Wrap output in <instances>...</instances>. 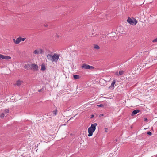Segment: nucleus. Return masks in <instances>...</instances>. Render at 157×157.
Instances as JSON below:
<instances>
[{
  "label": "nucleus",
  "mask_w": 157,
  "mask_h": 157,
  "mask_svg": "<svg viewBox=\"0 0 157 157\" xmlns=\"http://www.w3.org/2000/svg\"><path fill=\"white\" fill-rule=\"evenodd\" d=\"M4 114H3V113H2V114L1 115L0 117H1V118H2L4 117Z\"/></svg>",
  "instance_id": "b1692460"
},
{
  "label": "nucleus",
  "mask_w": 157,
  "mask_h": 157,
  "mask_svg": "<svg viewBox=\"0 0 157 157\" xmlns=\"http://www.w3.org/2000/svg\"><path fill=\"white\" fill-rule=\"evenodd\" d=\"M94 117V115H92L91 116V118H92Z\"/></svg>",
  "instance_id": "c85d7f7f"
},
{
  "label": "nucleus",
  "mask_w": 157,
  "mask_h": 157,
  "mask_svg": "<svg viewBox=\"0 0 157 157\" xmlns=\"http://www.w3.org/2000/svg\"><path fill=\"white\" fill-rule=\"evenodd\" d=\"M55 36H56L58 38H59L61 36L60 35H59L57 34H56Z\"/></svg>",
  "instance_id": "aec40b11"
},
{
  "label": "nucleus",
  "mask_w": 157,
  "mask_h": 157,
  "mask_svg": "<svg viewBox=\"0 0 157 157\" xmlns=\"http://www.w3.org/2000/svg\"><path fill=\"white\" fill-rule=\"evenodd\" d=\"M69 121V120H68L67 121V122H68V121Z\"/></svg>",
  "instance_id": "58836bf2"
},
{
  "label": "nucleus",
  "mask_w": 157,
  "mask_h": 157,
  "mask_svg": "<svg viewBox=\"0 0 157 157\" xmlns=\"http://www.w3.org/2000/svg\"><path fill=\"white\" fill-rule=\"evenodd\" d=\"M57 110L56 109L53 112V113L54 116H56L57 114Z\"/></svg>",
  "instance_id": "dca6fc26"
},
{
  "label": "nucleus",
  "mask_w": 157,
  "mask_h": 157,
  "mask_svg": "<svg viewBox=\"0 0 157 157\" xmlns=\"http://www.w3.org/2000/svg\"><path fill=\"white\" fill-rule=\"evenodd\" d=\"M69 121V120H68L67 121V122H68V121Z\"/></svg>",
  "instance_id": "ea45409f"
},
{
  "label": "nucleus",
  "mask_w": 157,
  "mask_h": 157,
  "mask_svg": "<svg viewBox=\"0 0 157 157\" xmlns=\"http://www.w3.org/2000/svg\"><path fill=\"white\" fill-rule=\"evenodd\" d=\"M44 52V51L42 49H38L35 50L33 52V53L35 54H39L40 53L42 54Z\"/></svg>",
  "instance_id": "1a4fd4ad"
},
{
  "label": "nucleus",
  "mask_w": 157,
  "mask_h": 157,
  "mask_svg": "<svg viewBox=\"0 0 157 157\" xmlns=\"http://www.w3.org/2000/svg\"><path fill=\"white\" fill-rule=\"evenodd\" d=\"M3 59L8 60L11 59V57L3 55L0 54V59Z\"/></svg>",
  "instance_id": "6e6552de"
},
{
  "label": "nucleus",
  "mask_w": 157,
  "mask_h": 157,
  "mask_svg": "<svg viewBox=\"0 0 157 157\" xmlns=\"http://www.w3.org/2000/svg\"><path fill=\"white\" fill-rule=\"evenodd\" d=\"M23 83V81L18 80L16 82V85L17 86H20Z\"/></svg>",
  "instance_id": "f8f14e48"
},
{
  "label": "nucleus",
  "mask_w": 157,
  "mask_h": 157,
  "mask_svg": "<svg viewBox=\"0 0 157 157\" xmlns=\"http://www.w3.org/2000/svg\"><path fill=\"white\" fill-rule=\"evenodd\" d=\"M28 66H29L28 65V64L27 65H25L24 66V68L27 69L28 68Z\"/></svg>",
  "instance_id": "393cba45"
},
{
  "label": "nucleus",
  "mask_w": 157,
  "mask_h": 157,
  "mask_svg": "<svg viewBox=\"0 0 157 157\" xmlns=\"http://www.w3.org/2000/svg\"><path fill=\"white\" fill-rule=\"evenodd\" d=\"M73 118V117H71L70 119L69 120H71V119H72V118Z\"/></svg>",
  "instance_id": "f704fd0d"
},
{
  "label": "nucleus",
  "mask_w": 157,
  "mask_h": 157,
  "mask_svg": "<svg viewBox=\"0 0 157 157\" xmlns=\"http://www.w3.org/2000/svg\"><path fill=\"white\" fill-rule=\"evenodd\" d=\"M152 42H157V37L156 38H155V39H154V40H153Z\"/></svg>",
  "instance_id": "4be33fe9"
},
{
  "label": "nucleus",
  "mask_w": 157,
  "mask_h": 157,
  "mask_svg": "<svg viewBox=\"0 0 157 157\" xmlns=\"http://www.w3.org/2000/svg\"><path fill=\"white\" fill-rule=\"evenodd\" d=\"M69 121V120H68L67 121V122H68V121Z\"/></svg>",
  "instance_id": "4c0bfd02"
},
{
  "label": "nucleus",
  "mask_w": 157,
  "mask_h": 157,
  "mask_svg": "<svg viewBox=\"0 0 157 157\" xmlns=\"http://www.w3.org/2000/svg\"><path fill=\"white\" fill-rule=\"evenodd\" d=\"M97 106H99V107H102L103 106V105L102 104H100V105H98Z\"/></svg>",
  "instance_id": "a878e982"
},
{
  "label": "nucleus",
  "mask_w": 157,
  "mask_h": 157,
  "mask_svg": "<svg viewBox=\"0 0 157 157\" xmlns=\"http://www.w3.org/2000/svg\"><path fill=\"white\" fill-rule=\"evenodd\" d=\"M94 48L97 50H98L100 49V47L97 44H94Z\"/></svg>",
  "instance_id": "ddd939ff"
},
{
  "label": "nucleus",
  "mask_w": 157,
  "mask_h": 157,
  "mask_svg": "<svg viewBox=\"0 0 157 157\" xmlns=\"http://www.w3.org/2000/svg\"><path fill=\"white\" fill-rule=\"evenodd\" d=\"M114 88V84H111V86L109 87V88H112V89H113Z\"/></svg>",
  "instance_id": "f3484780"
},
{
  "label": "nucleus",
  "mask_w": 157,
  "mask_h": 157,
  "mask_svg": "<svg viewBox=\"0 0 157 157\" xmlns=\"http://www.w3.org/2000/svg\"><path fill=\"white\" fill-rule=\"evenodd\" d=\"M137 21L136 19L133 17L131 18L128 17V23L132 25H135L137 23Z\"/></svg>",
  "instance_id": "7ed1b4c3"
},
{
  "label": "nucleus",
  "mask_w": 157,
  "mask_h": 157,
  "mask_svg": "<svg viewBox=\"0 0 157 157\" xmlns=\"http://www.w3.org/2000/svg\"><path fill=\"white\" fill-rule=\"evenodd\" d=\"M127 21L128 22V19L127 20Z\"/></svg>",
  "instance_id": "e433bc0d"
},
{
  "label": "nucleus",
  "mask_w": 157,
  "mask_h": 157,
  "mask_svg": "<svg viewBox=\"0 0 157 157\" xmlns=\"http://www.w3.org/2000/svg\"><path fill=\"white\" fill-rule=\"evenodd\" d=\"M105 37V35H102V37L103 38H104Z\"/></svg>",
  "instance_id": "7c9ffc66"
},
{
  "label": "nucleus",
  "mask_w": 157,
  "mask_h": 157,
  "mask_svg": "<svg viewBox=\"0 0 157 157\" xmlns=\"http://www.w3.org/2000/svg\"><path fill=\"white\" fill-rule=\"evenodd\" d=\"M28 65L33 71H37L38 70V66L36 64L33 63L28 64Z\"/></svg>",
  "instance_id": "20e7f679"
},
{
  "label": "nucleus",
  "mask_w": 157,
  "mask_h": 157,
  "mask_svg": "<svg viewBox=\"0 0 157 157\" xmlns=\"http://www.w3.org/2000/svg\"><path fill=\"white\" fill-rule=\"evenodd\" d=\"M124 71H120L119 72V74L120 75H122L124 73Z\"/></svg>",
  "instance_id": "a211bd4d"
},
{
  "label": "nucleus",
  "mask_w": 157,
  "mask_h": 157,
  "mask_svg": "<svg viewBox=\"0 0 157 157\" xmlns=\"http://www.w3.org/2000/svg\"><path fill=\"white\" fill-rule=\"evenodd\" d=\"M147 134L148 135H150V136H151V135H152V133H151V132H150V131L148 132L147 133Z\"/></svg>",
  "instance_id": "5701e85b"
},
{
  "label": "nucleus",
  "mask_w": 157,
  "mask_h": 157,
  "mask_svg": "<svg viewBox=\"0 0 157 157\" xmlns=\"http://www.w3.org/2000/svg\"><path fill=\"white\" fill-rule=\"evenodd\" d=\"M146 64H148L152 62V58L151 56H147L145 59Z\"/></svg>",
  "instance_id": "0eeeda50"
},
{
  "label": "nucleus",
  "mask_w": 157,
  "mask_h": 157,
  "mask_svg": "<svg viewBox=\"0 0 157 157\" xmlns=\"http://www.w3.org/2000/svg\"><path fill=\"white\" fill-rule=\"evenodd\" d=\"M44 25L45 26H46V25Z\"/></svg>",
  "instance_id": "c9c22d12"
},
{
  "label": "nucleus",
  "mask_w": 157,
  "mask_h": 157,
  "mask_svg": "<svg viewBox=\"0 0 157 157\" xmlns=\"http://www.w3.org/2000/svg\"><path fill=\"white\" fill-rule=\"evenodd\" d=\"M73 77L75 79H78L80 78V76L78 75H73Z\"/></svg>",
  "instance_id": "2eb2a0df"
},
{
  "label": "nucleus",
  "mask_w": 157,
  "mask_h": 157,
  "mask_svg": "<svg viewBox=\"0 0 157 157\" xmlns=\"http://www.w3.org/2000/svg\"><path fill=\"white\" fill-rule=\"evenodd\" d=\"M5 112L6 114L8 113H9V110L8 109H6L5 110Z\"/></svg>",
  "instance_id": "6ab92c4d"
},
{
  "label": "nucleus",
  "mask_w": 157,
  "mask_h": 157,
  "mask_svg": "<svg viewBox=\"0 0 157 157\" xmlns=\"http://www.w3.org/2000/svg\"><path fill=\"white\" fill-rule=\"evenodd\" d=\"M116 31L121 34H126V32L124 30V28L122 26H120L118 27Z\"/></svg>",
  "instance_id": "39448f33"
},
{
  "label": "nucleus",
  "mask_w": 157,
  "mask_h": 157,
  "mask_svg": "<svg viewBox=\"0 0 157 157\" xmlns=\"http://www.w3.org/2000/svg\"><path fill=\"white\" fill-rule=\"evenodd\" d=\"M13 40L15 44H18L21 41L20 37H19L15 40L14 39H13Z\"/></svg>",
  "instance_id": "9d476101"
},
{
  "label": "nucleus",
  "mask_w": 157,
  "mask_h": 157,
  "mask_svg": "<svg viewBox=\"0 0 157 157\" xmlns=\"http://www.w3.org/2000/svg\"><path fill=\"white\" fill-rule=\"evenodd\" d=\"M47 57L49 61L57 63L59 59V55L57 53H54L53 55L48 54L47 55Z\"/></svg>",
  "instance_id": "f257e3e1"
},
{
  "label": "nucleus",
  "mask_w": 157,
  "mask_h": 157,
  "mask_svg": "<svg viewBox=\"0 0 157 157\" xmlns=\"http://www.w3.org/2000/svg\"><path fill=\"white\" fill-rule=\"evenodd\" d=\"M46 69L45 66L43 64L41 65V70L42 71H44Z\"/></svg>",
  "instance_id": "4468645a"
},
{
  "label": "nucleus",
  "mask_w": 157,
  "mask_h": 157,
  "mask_svg": "<svg viewBox=\"0 0 157 157\" xmlns=\"http://www.w3.org/2000/svg\"><path fill=\"white\" fill-rule=\"evenodd\" d=\"M147 118H145L144 119V121H147Z\"/></svg>",
  "instance_id": "2f4dec72"
},
{
  "label": "nucleus",
  "mask_w": 157,
  "mask_h": 157,
  "mask_svg": "<svg viewBox=\"0 0 157 157\" xmlns=\"http://www.w3.org/2000/svg\"><path fill=\"white\" fill-rule=\"evenodd\" d=\"M81 67L82 69H92L94 68V67L86 64H83L81 66Z\"/></svg>",
  "instance_id": "423d86ee"
},
{
  "label": "nucleus",
  "mask_w": 157,
  "mask_h": 157,
  "mask_svg": "<svg viewBox=\"0 0 157 157\" xmlns=\"http://www.w3.org/2000/svg\"><path fill=\"white\" fill-rule=\"evenodd\" d=\"M43 90V88H42L41 89L38 90V91L39 92H41Z\"/></svg>",
  "instance_id": "bb28decb"
},
{
  "label": "nucleus",
  "mask_w": 157,
  "mask_h": 157,
  "mask_svg": "<svg viewBox=\"0 0 157 157\" xmlns=\"http://www.w3.org/2000/svg\"><path fill=\"white\" fill-rule=\"evenodd\" d=\"M115 82H116V80H114L113 81V82H112V83L113 84H115Z\"/></svg>",
  "instance_id": "cd10ccee"
},
{
  "label": "nucleus",
  "mask_w": 157,
  "mask_h": 157,
  "mask_svg": "<svg viewBox=\"0 0 157 157\" xmlns=\"http://www.w3.org/2000/svg\"><path fill=\"white\" fill-rule=\"evenodd\" d=\"M103 114H101L100 115V117H101V116H103Z\"/></svg>",
  "instance_id": "473e14b6"
},
{
  "label": "nucleus",
  "mask_w": 157,
  "mask_h": 157,
  "mask_svg": "<svg viewBox=\"0 0 157 157\" xmlns=\"http://www.w3.org/2000/svg\"><path fill=\"white\" fill-rule=\"evenodd\" d=\"M97 123H94L91 125L88 129V132L89 134L88 136L89 137L93 135V133L94 132L96 129V127L97 126Z\"/></svg>",
  "instance_id": "f03ea898"
},
{
  "label": "nucleus",
  "mask_w": 157,
  "mask_h": 157,
  "mask_svg": "<svg viewBox=\"0 0 157 157\" xmlns=\"http://www.w3.org/2000/svg\"><path fill=\"white\" fill-rule=\"evenodd\" d=\"M26 39L25 38H21L20 37L21 41V40L22 41H24Z\"/></svg>",
  "instance_id": "412c9836"
},
{
  "label": "nucleus",
  "mask_w": 157,
  "mask_h": 157,
  "mask_svg": "<svg viewBox=\"0 0 157 157\" xmlns=\"http://www.w3.org/2000/svg\"><path fill=\"white\" fill-rule=\"evenodd\" d=\"M116 74L117 75H118V72H117L116 73Z\"/></svg>",
  "instance_id": "72a5a7b5"
},
{
  "label": "nucleus",
  "mask_w": 157,
  "mask_h": 157,
  "mask_svg": "<svg viewBox=\"0 0 157 157\" xmlns=\"http://www.w3.org/2000/svg\"><path fill=\"white\" fill-rule=\"evenodd\" d=\"M140 111V110H133L132 113L131 115L132 116H134L135 115L137 114V113H139Z\"/></svg>",
  "instance_id": "9b49d317"
},
{
  "label": "nucleus",
  "mask_w": 157,
  "mask_h": 157,
  "mask_svg": "<svg viewBox=\"0 0 157 157\" xmlns=\"http://www.w3.org/2000/svg\"><path fill=\"white\" fill-rule=\"evenodd\" d=\"M105 131L106 132H107V130H108V129L106 128H105Z\"/></svg>",
  "instance_id": "c756f323"
}]
</instances>
